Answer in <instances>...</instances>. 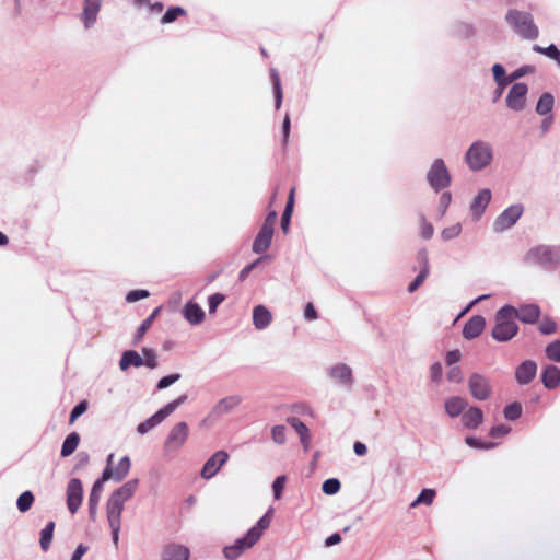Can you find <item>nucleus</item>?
<instances>
[{"label": "nucleus", "instance_id": "obj_1", "mask_svg": "<svg viewBox=\"0 0 560 560\" xmlns=\"http://www.w3.org/2000/svg\"><path fill=\"white\" fill-rule=\"evenodd\" d=\"M137 487V479L129 480L126 483H124L120 488H118L116 491H114L107 501V521L112 529L113 541L116 547L119 540V530L121 526V513L124 511V504L135 494Z\"/></svg>", "mask_w": 560, "mask_h": 560}, {"label": "nucleus", "instance_id": "obj_2", "mask_svg": "<svg viewBox=\"0 0 560 560\" xmlns=\"http://www.w3.org/2000/svg\"><path fill=\"white\" fill-rule=\"evenodd\" d=\"M514 306L504 305L495 313V324L492 328L491 336L500 342H505L515 337L518 332V325L513 316Z\"/></svg>", "mask_w": 560, "mask_h": 560}, {"label": "nucleus", "instance_id": "obj_3", "mask_svg": "<svg viewBox=\"0 0 560 560\" xmlns=\"http://www.w3.org/2000/svg\"><path fill=\"white\" fill-rule=\"evenodd\" d=\"M508 23L525 39H535L539 31L532 14L518 10H510L506 14Z\"/></svg>", "mask_w": 560, "mask_h": 560}, {"label": "nucleus", "instance_id": "obj_4", "mask_svg": "<svg viewBox=\"0 0 560 560\" xmlns=\"http://www.w3.org/2000/svg\"><path fill=\"white\" fill-rule=\"evenodd\" d=\"M492 159L490 147L481 141L475 142L466 153V162L472 171L486 167Z\"/></svg>", "mask_w": 560, "mask_h": 560}, {"label": "nucleus", "instance_id": "obj_5", "mask_svg": "<svg viewBox=\"0 0 560 560\" xmlns=\"http://www.w3.org/2000/svg\"><path fill=\"white\" fill-rule=\"evenodd\" d=\"M187 400L186 395H182L175 400L168 402L163 408H161L158 412H155L152 417L147 419L145 421L141 422L137 427V431L140 434H145L150 430H152L155 425L161 423L166 417H168L171 413L175 411L177 407H179L182 404H184Z\"/></svg>", "mask_w": 560, "mask_h": 560}, {"label": "nucleus", "instance_id": "obj_6", "mask_svg": "<svg viewBox=\"0 0 560 560\" xmlns=\"http://www.w3.org/2000/svg\"><path fill=\"white\" fill-rule=\"evenodd\" d=\"M427 178L429 184L435 191H439L450 185L451 175L442 159H438L433 162L432 166L428 172Z\"/></svg>", "mask_w": 560, "mask_h": 560}, {"label": "nucleus", "instance_id": "obj_7", "mask_svg": "<svg viewBox=\"0 0 560 560\" xmlns=\"http://www.w3.org/2000/svg\"><path fill=\"white\" fill-rule=\"evenodd\" d=\"M189 435L188 424L184 421L176 423L170 431L165 442L164 450L173 452L179 450L187 441Z\"/></svg>", "mask_w": 560, "mask_h": 560}, {"label": "nucleus", "instance_id": "obj_8", "mask_svg": "<svg viewBox=\"0 0 560 560\" xmlns=\"http://www.w3.org/2000/svg\"><path fill=\"white\" fill-rule=\"evenodd\" d=\"M468 387L470 394L478 400H486L492 394V387L488 378L479 373L469 376Z\"/></svg>", "mask_w": 560, "mask_h": 560}, {"label": "nucleus", "instance_id": "obj_9", "mask_svg": "<svg viewBox=\"0 0 560 560\" xmlns=\"http://www.w3.org/2000/svg\"><path fill=\"white\" fill-rule=\"evenodd\" d=\"M523 213V206L513 205L505 209L494 221L493 229L495 232H503L516 223Z\"/></svg>", "mask_w": 560, "mask_h": 560}, {"label": "nucleus", "instance_id": "obj_10", "mask_svg": "<svg viewBox=\"0 0 560 560\" xmlns=\"http://www.w3.org/2000/svg\"><path fill=\"white\" fill-rule=\"evenodd\" d=\"M83 499L82 482L78 478L70 479L67 487V506L71 514L78 512Z\"/></svg>", "mask_w": 560, "mask_h": 560}, {"label": "nucleus", "instance_id": "obj_11", "mask_svg": "<svg viewBox=\"0 0 560 560\" xmlns=\"http://www.w3.org/2000/svg\"><path fill=\"white\" fill-rule=\"evenodd\" d=\"M527 91L525 83L513 84L506 96L508 107L516 112L522 110L525 106Z\"/></svg>", "mask_w": 560, "mask_h": 560}, {"label": "nucleus", "instance_id": "obj_12", "mask_svg": "<svg viewBox=\"0 0 560 560\" xmlns=\"http://www.w3.org/2000/svg\"><path fill=\"white\" fill-rule=\"evenodd\" d=\"M229 454L225 451L215 452L203 465L201 470V477L203 479H210L221 469V467L228 462Z\"/></svg>", "mask_w": 560, "mask_h": 560}, {"label": "nucleus", "instance_id": "obj_13", "mask_svg": "<svg viewBox=\"0 0 560 560\" xmlns=\"http://www.w3.org/2000/svg\"><path fill=\"white\" fill-rule=\"evenodd\" d=\"M255 544L256 541L254 539L250 540L249 534L246 533L243 538L237 539L231 546H226L223 550V553L229 560H234L238 558L245 550L250 549Z\"/></svg>", "mask_w": 560, "mask_h": 560}, {"label": "nucleus", "instance_id": "obj_14", "mask_svg": "<svg viewBox=\"0 0 560 560\" xmlns=\"http://www.w3.org/2000/svg\"><path fill=\"white\" fill-rule=\"evenodd\" d=\"M513 316L525 324H535L540 317V307L537 304H525L514 307Z\"/></svg>", "mask_w": 560, "mask_h": 560}, {"label": "nucleus", "instance_id": "obj_15", "mask_svg": "<svg viewBox=\"0 0 560 560\" xmlns=\"http://www.w3.org/2000/svg\"><path fill=\"white\" fill-rule=\"evenodd\" d=\"M109 480V472H103L102 474V477L100 479H97L93 487H92V490L90 492V497H89V509H90V516L92 518H94V515L96 513V508L98 505V502H100V499H101V493L103 491V483L105 481Z\"/></svg>", "mask_w": 560, "mask_h": 560}, {"label": "nucleus", "instance_id": "obj_16", "mask_svg": "<svg viewBox=\"0 0 560 560\" xmlns=\"http://www.w3.org/2000/svg\"><path fill=\"white\" fill-rule=\"evenodd\" d=\"M418 260L421 264L422 268L419 275L415 278V280L409 284L408 291L410 293L415 292L427 279L430 267H429V258L427 249H422L418 253Z\"/></svg>", "mask_w": 560, "mask_h": 560}, {"label": "nucleus", "instance_id": "obj_17", "mask_svg": "<svg viewBox=\"0 0 560 560\" xmlns=\"http://www.w3.org/2000/svg\"><path fill=\"white\" fill-rule=\"evenodd\" d=\"M112 459H113V455H109V457H108V465H107V467L105 468V470L103 472H107L108 471L109 472V479H114L116 481H120L129 472L130 465H131L130 464V459H129L128 456L122 457L115 468L110 467Z\"/></svg>", "mask_w": 560, "mask_h": 560}, {"label": "nucleus", "instance_id": "obj_18", "mask_svg": "<svg viewBox=\"0 0 560 560\" xmlns=\"http://www.w3.org/2000/svg\"><path fill=\"white\" fill-rule=\"evenodd\" d=\"M486 320L481 315H475L468 319L463 328V336L466 339L478 337L485 329Z\"/></svg>", "mask_w": 560, "mask_h": 560}, {"label": "nucleus", "instance_id": "obj_19", "mask_svg": "<svg viewBox=\"0 0 560 560\" xmlns=\"http://www.w3.org/2000/svg\"><path fill=\"white\" fill-rule=\"evenodd\" d=\"M537 364L527 360L521 363L515 371V378L520 384H528L536 375Z\"/></svg>", "mask_w": 560, "mask_h": 560}, {"label": "nucleus", "instance_id": "obj_20", "mask_svg": "<svg viewBox=\"0 0 560 560\" xmlns=\"http://www.w3.org/2000/svg\"><path fill=\"white\" fill-rule=\"evenodd\" d=\"M272 236L273 230L261 226L253 242V252L256 254L265 253L271 244Z\"/></svg>", "mask_w": 560, "mask_h": 560}, {"label": "nucleus", "instance_id": "obj_21", "mask_svg": "<svg viewBox=\"0 0 560 560\" xmlns=\"http://www.w3.org/2000/svg\"><path fill=\"white\" fill-rule=\"evenodd\" d=\"M189 549L183 545L170 544L166 545L162 552L163 560H188Z\"/></svg>", "mask_w": 560, "mask_h": 560}, {"label": "nucleus", "instance_id": "obj_22", "mask_svg": "<svg viewBox=\"0 0 560 560\" xmlns=\"http://www.w3.org/2000/svg\"><path fill=\"white\" fill-rule=\"evenodd\" d=\"M329 375L335 381H337L343 385H347V386H350L353 382L351 369L343 363H338V364L334 365L329 371Z\"/></svg>", "mask_w": 560, "mask_h": 560}, {"label": "nucleus", "instance_id": "obj_23", "mask_svg": "<svg viewBox=\"0 0 560 560\" xmlns=\"http://www.w3.org/2000/svg\"><path fill=\"white\" fill-rule=\"evenodd\" d=\"M483 420L482 410L478 407H470L466 410L462 417L464 427L468 429H476L481 424Z\"/></svg>", "mask_w": 560, "mask_h": 560}, {"label": "nucleus", "instance_id": "obj_24", "mask_svg": "<svg viewBox=\"0 0 560 560\" xmlns=\"http://www.w3.org/2000/svg\"><path fill=\"white\" fill-rule=\"evenodd\" d=\"M545 387L553 389L560 384V369L556 365H548L541 374Z\"/></svg>", "mask_w": 560, "mask_h": 560}, {"label": "nucleus", "instance_id": "obj_25", "mask_svg": "<svg viewBox=\"0 0 560 560\" xmlns=\"http://www.w3.org/2000/svg\"><path fill=\"white\" fill-rule=\"evenodd\" d=\"M183 312L185 318L192 325H198L205 319V312L197 303L188 302Z\"/></svg>", "mask_w": 560, "mask_h": 560}, {"label": "nucleus", "instance_id": "obj_26", "mask_svg": "<svg viewBox=\"0 0 560 560\" xmlns=\"http://www.w3.org/2000/svg\"><path fill=\"white\" fill-rule=\"evenodd\" d=\"M271 313L264 306L257 305L253 310V323L257 329L266 328L271 322Z\"/></svg>", "mask_w": 560, "mask_h": 560}, {"label": "nucleus", "instance_id": "obj_27", "mask_svg": "<svg viewBox=\"0 0 560 560\" xmlns=\"http://www.w3.org/2000/svg\"><path fill=\"white\" fill-rule=\"evenodd\" d=\"M272 511L269 510L258 522L252 527L247 533L249 534V539H254L256 542L260 539L264 532L269 528L271 523Z\"/></svg>", "mask_w": 560, "mask_h": 560}, {"label": "nucleus", "instance_id": "obj_28", "mask_svg": "<svg viewBox=\"0 0 560 560\" xmlns=\"http://www.w3.org/2000/svg\"><path fill=\"white\" fill-rule=\"evenodd\" d=\"M242 399L240 396H229L222 398L218 401V404L213 407L212 413L220 416L226 412H230L234 408H236L241 404Z\"/></svg>", "mask_w": 560, "mask_h": 560}, {"label": "nucleus", "instance_id": "obj_29", "mask_svg": "<svg viewBox=\"0 0 560 560\" xmlns=\"http://www.w3.org/2000/svg\"><path fill=\"white\" fill-rule=\"evenodd\" d=\"M100 8V0H85L83 8V19L86 27H90L95 22Z\"/></svg>", "mask_w": 560, "mask_h": 560}, {"label": "nucleus", "instance_id": "obj_30", "mask_svg": "<svg viewBox=\"0 0 560 560\" xmlns=\"http://www.w3.org/2000/svg\"><path fill=\"white\" fill-rule=\"evenodd\" d=\"M131 365L136 368L143 365V358L135 350H127L120 358L119 368L125 371Z\"/></svg>", "mask_w": 560, "mask_h": 560}, {"label": "nucleus", "instance_id": "obj_31", "mask_svg": "<svg viewBox=\"0 0 560 560\" xmlns=\"http://www.w3.org/2000/svg\"><path fill=\"white\" fill-rule=\"evenodd\" d=\"M491 199V191L489 189H482L478 192L471 203V211L474 214L479 217L485 209L487 208L489 201Z\"/></svg>", "mask_w": 560, "mask_h": 560}, {"label": "nucleus", "instance_id": "obj_32", "mask_svg": "<svg viewBox=\"0 0 560 560\" xmlns=\"http://www.w3.org/2000/svg\"><path fill=\"white\" fill-rule=\"evenodd\" d=\"M467 407V401L458 396L451 397L445 401V410L448 416L457 417Z\"/></svg>", "mask_w": 560, "mask_h": 560}, {"label": "nucleus", "instance_id": "obj_33", "mask_svg": "<svg viewBox=\"0 0 560 560\" xmlns=\"http://www.w3.org/2000/svg\"><path fill=\"white\" fill-rule=\"evenodd\" d=\"M294 194H295V188L292 187L289 192L285 209H284V211L282 213V218H281V229L284 233H288V231H289L290 220H291V215H292L293 207H294Z\"/></svg>", "mask_w": 560, "mask_h": 560}, {"label": "nucleus", "instance_id": "obj_34", "mask_svg": "<svg viewBox=\"0 0 560 560\" xmlns=\"http://www.w3.org/2000/svg\"><path fill=\"white\" fill-rule=\"evenodd\" d=\"M79 443H80L79 433H77V432L70 433L63 441V444L61 447V456L62 457L70 456L77 450Z\"/></svg>", "mask_w": 560, "mask_h": 560}, {"label": "nucleus", "instance_id": "obj_35", "mask_svg": "<svg viewBox=\"0 0 560 560\" xmlns=\"http://www.w3.org/2000/svg\"><path fill=\"white\" fill-rule=\"evenodd\" d=\"M161 311V306L156 307L152 314L145 318L142 324L139 326V328L137 329L136 331V335H135V343H138L142 338L143 336L145 335V332L151 328L155 317L158 316V314L160 313Z\"/></svg>", "mask_w": 560, "mask_h": 560}, {"label": "nucleus", "instance_id": "obj_36", "mask_svg": "<svg viewBox=\"0 0 560 560\" xmlns=\"http://www.w3.org/2000/svg\"><path fill=\"white\" fill-rule=\"evenodd\" d=\"M553 107V96L550 93H544L536 105V112L539 115H546L551 112Z\"/></svg>", "mask_w": 560, "mask_h": 560}, {"label": "nucleus", "instance_id": "obj_37", "mask_svg": "<svg viewBox=\"0 0 560 560\" xmlns=\"http://www.w3.org/2000/svg\"><path fill=\"white\" fill-rule=\"evenodd\" d=\"M187 14L186 10L182 7H171L166 10L164 15L161 19L162 24L173 23L180 16H185Z\"/></svg>", "mask_w": 560, "mask_h": 560}, {"label": "nucleus", "instance_id": "obj_38", "mask_svg": "<svg viewBox=\"0 0 560 560\" xmlns=\"http://www.w3.org/2000/svg\"><path fill=\"white\" fill-rule=\"evenodd\" d=\"M55 529V523L50 521L40 533V547L44 551H47L50 547Z\"/></svg>", "mask_w": 560, "mask_h": 560}, {"label": "nucleus", "instance_id": "obj_39", "mask_svg": "<svg viewBox=\"0 0 560 560\" xmlns=\"http://www.w3.org/2000/svg\"><path fill=\"white\" fill-rule=\"evenodd\" d=\"M435 494V490L433 489H423L418 498L410 504V506L416 508L419 504L430 505L432 504Z\"/></svg>", "mask_w": 560, "mask_h": 560}, {"label": "nucleus", "instance_id": "obj_40", "mask_svg": "<svg viewBox=\"0 0 560 560\" xmlns=\"http://www.w3.org/2000/svg\"><path fill=\"white\" fill-rule=\"evenodd\" d=\"M34 502V495L31 491H24L19 498H18V509L20 512H26L31 509L32 504Z\"/></svg>", "mask_w": 560, "mask_h": 560}, {"label": "nucleus", "instance_id": "obj_41", "mask_svg": "<svg viewBox=\"0 0 560 560\" xmlns=\"http://www.w3.org/2000/svg\"><path fill=\"white\" fill-rule=\"evenodd\" d=\"M503 413L508 420H516L522 415V406L518 402H512L504 408Z\"/></svg>", "mask_w": 560, "mask_h": 560}, {"label": "nucleus", "instance_id": "obj_42", "mask_svg": "<svg viewBox=\"0 0 560 560\" xmlns=\"http://www.w3.org/2000/svg\"><path fill=\"white\" fill-rule=\"evenodd\" d=\"M534 50L544 54L549 58L557 60L560 63V51L553 44H551L547 48H542L538 45H535Z\"/></svg>", "mask_w": 560, "mask_h": 560}, {"label": "nucleus", "instance_id": "obj_43", "mask_svg": "<svg viewBox=\"0 0 560 560\" xmlns=\"http://www.w3.org/2000/svg\"><path fill=\"white\" fill-rule=\"evenodd\" d=\"M546 355L552 361L560 362V340L552 341L546 347Z\"/></svg>", "mask_w": 560, "mask_h": 560}, {"label": "nucleus", "instance_id": "obj_44", "mask_svg": "<svg viewBox=\"0 0 560 560\" xmlns=\"http://www.w3.org/2000/svg\"><path fill=\"white\" fill-rule=\"evenodd\" d=\"M323 492L326 494H335L340 490V481L338 479L331 478L324 481L322 486Z\"/></svg>", "mask_w": 560, "mask_h": 560}, {"label": "nucleus", "instance_id": "obj_45", "mask_svg": "<svg viewBox=\"0 0 560 560\" xmlns=\"http://www.w3.org/2000/svg\"><path fill=\"white\" fill-rule=\"evenodd\" d=\"M142 353L144 355L143 365H147L150 369H155L158 366V360L154 350L143 348Z\"/></svg>", "mask_w": 560, "mask_h": 560}, {"label": "nucleus", "instance_id": "obj_46", "mask_svg": "<svg viewBox=\"0 0 560 560\" xmlns=\"http://www.w3.org/2000/svg\"><path fill=\"white\" fill-rule=\"evenodd\" d=\"M539 331L544 335H551L557 330V324L550 318H545L540 322Z\"/></svg>", "mask_w": 560, "mask_h": 560}, {"label": "nucleus", "instance_id": "obj_47", "mask_svg": "<svg viewBox=\"0 0 560 560\" xmlns=\"http://www.w3.org/2000/svg\"><path fill=\"white\" fill-rule=\"evenodd\" d=\"M88 410V401L82 400L71 411L69 423L73 424L74 421Z\"/></svg>", "mask_w": 560, "mask_h": 560}, {"label": "nucleus", "instance_id": "obj_48", "mask_svg": "<svg viewBox=\"0 0 560 560\" xmlns=\"http://www.w3.org/2000/svg\"><path fill=\"white\" fill-rule=\"evenodd\" d=\"M285 481H287L285 476H279V477H277L275 479V481L272 483V490H273L275 499H280L281 498L282 491H283L284 486H285Z\"/></svg>", "mask_w": 560, "mask_h": 560}, {"label": "nucleus", "instance_id": "obj_49", "mask_svg": "<svg viewBox=\"0 0 560 560\" xmlns=\"http://www.w3.org/2000/svg\"><path fill=\"white\" fill-rule=\"evenodd\" d=\"M272 440L277 444H284L285 442V428L283 425H276L271 430Z\"/></svg>", "mask_w": 560, "mask_h": 560}, {"label": "nucleus", "instance_id": "obj_50", "mask_svg": "<svg viewBox=\"0 0 560 560\" xmlns=\"http://www.w3.org/2000/svg\"><path fill=\"white\" fill-rule=\"evenodd\" d=\"M180 378V374L178 373H175V374H171V375H167V376H164L162 377L156 387L158 389H164V388H167L168 386H171L172 384H174L175 382H177L178 380Z\"/></svg>", "mask_w": 560, "mask_h": 560}, {"label": "nucleus", "instance_id": "obj_51", "mask_svg": "<svg viewBox=\"0 0 560 560\" xmlns=\"http://www.w3.org/2000/svg\"><path fill=\"white\" fill-rule=\"evenodd\" d=\"M288 422L291 424V427L296 431V433L299 435H302V434L305 435L306 432L308 431V428L299 418H295V417L289 418Z\"/></svg>", "mask_w": 560, "mask_h": 560}, {"label": "nucleus", "instance_id": "obj_52", "mask_svg": "<svg viewBox=\"0 0 560 560\" xmlns=\"http://www.w3.org/2000/svg\"><path fill=\"white\" fill-rule=\"evenodd\" d=\"M148 296H149V291H147V290H132L127 294L126 301L129 303H133L139 300L145 299Z\"/></svg>", "mask_w": 560, "mask_h": 560}, {"label": "nucleus", "instance_id": "obj_53", "mask_svg": "<svg viewBox=\"0 0 560 560\" xmlns=\"http://www.w3.org/2000/svg\"><path fill=\"white\" fill-rule=\"evenodd\" d=\"M225 300L221 293H214L209 298V313H215L218 306Z\"/></svg>", "mask_w": 560, "mask_h": 560}, {"label": "nucleus", "instance_id": "obj_54", "mask_svg": "<svg viewBox=\"0 0 560 560\" xmlns=\"http://www.w3.org/2000/svg\"><path fill=\"white\" fill-rule=\"evenodd\" d=\"M492 72H493L494 80L498 82L499 85H505L506 84V82L504 80L505 70H504V68L501 65L495 63L492 67Z\"/></svg>", "mask_w": 560, "mask_h": 560}, {"label": "nucleus", "instance_id": "obj_55", "mask_svg": "<svg viewBox=\"0 0 560 560\" xmlns=\"http://www.w3.org/2000/svg\"><path fill=\"white\" fill-rule=\"evenodd\" d=\"M465 441L469 446L476 447V448H491L494 446L493 443H483L480 440H478L477 438H472V436H467Z\"/></svg>", "mask_w": 560, "mask_h": 560}, {"label": "nucleus", "instance_id": "obj_56", "mask_svg": "<svg viewBox=\"0 0 560 560\" xmlns=\"http://www.w3.org/2000/svg\"><path fill=\"white\" fill-rule=\"evenodd\" d=\"M273 85H275V97H276V108L281 106L282 102V90L280 85V80L277 74H273Z\"/></svg>", "mask_w": 560, "mask_h": 560}, {"label": "nucleus", "instance_id": "obj_57", "mask_svg": "<svg viewBox=\"0 0 560 560\" xmlns=\"http://www.w3.org/2000/svg\"><path fill=\"white\" fill-rule=\"evenodd\" d=\"M420 232H421V236L423 238L429 240L432 237L434 230H433L432 224L423 219L421 221Z\"/></svg>", "mask_w": 560, "mask_h": 560}, {"label": "nucleus", "instance_id": "obj_58", "mask_svg": "<svg viewBox=\"0 0 560 560\" xmlns=\"http://www.w3.org/2000/svg\"><path fill=\"white\" fill-rule=\"evenodd\" d=\"M277 218H278L277 211H275V210L269 211L267 217L265 218V221L261 226H265L269 230H275V224L277 222Z\"/></svg>", "mask_w": 560, "mask_h": 560}, {"label": "nucleus", "instance_id": "obj_59", "mask_svg": "<svg viewBox=\"0 0 560 560\" xmlns=\"http://www.w3.org/2000/svg\"><path fill=\"white\" fill-rule=\"evenodd\" d=\"M442 373H443V369H442L441 363L436 362L431 365L430 375H431L432 381L439 382L442 377Z\"/></svg>", "mask_w": 560, "mask_h": 560}, {"label": "nucleus", "instance_id": "obj_60", "mask_svg": "<svg viewBox=\"0 0 560 560\" xmlns=\"http://www.w3.org/2000/svg\"><path fill=\"white\" fill-rule=\"evenodd\" d=\"M460 233V226L459 225H453L451 228L444 229L442 231V237L445 240H450L452 237L457 236Z\"/></svg>", "mask_w": 560, "mask_h": 560}, {"label": "nucleus", "instance_id": "obj_61", "mask_svg": "<svg viewBox=\"0 0 560 560\" xmlns=\"http://www.w3.org/2000/svg\"><path fill=\"white\" fill-rule=\"evenodd\" d=\"M447 378L451 382L459 383L462 381V371L459 366L452 368L447 373Z\"/></svg>", "mask_w": 560, "mask_h": 560}, {"label": "nucleus", "instance_id": "obj_62", "mask_svg": "<svg viewBox=\"0 0 560 560\" xmlns=\"http://www.w3.org/2000/svg\"><path fill=\"white\" fill-rule=\"evenodd\" d=\"M260 260H261V258H258L256 261L245 266L240 272V280L244 281L247 278V276L250 273V271L259 264Z\"/></svg>", "mask_w": 560, "mask_h": 560}, {"label": "nucleus", "instance_id": "obj_63", "mask_svg": "<svg viewBox=\"0 0 560 560\" xmlns=\"http://www.w3.org/2000/svg\"><path fill=\"white\" fill-rule=\"evenodd\" d=\"M509 432V428L501 424V425H495V427H492L491 430H490V436L492 438H499V436H503L505 435L506 433Z\"/></svg>", "mask_w": 560, "mask_h": 560}, {"label": "nucleus", "instance_id": "obj_64", "mask_svg": "<svg viewBox=\"0 0 560 560\" xmlns=\"http://www.w3.org/2000/svg\"><path fill=\"white\" fill-rule=\"evenodd\" d=\"M304 316L307 320H314L318 317L313 303H307L305 311H304Z\"/></svg>", "mask_w": 560, "mask_h": 560}]
</instances>
